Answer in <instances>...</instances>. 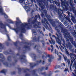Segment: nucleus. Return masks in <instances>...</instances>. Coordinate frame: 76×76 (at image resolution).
<instances>
[{
  "label": "nucleus",
  "instance_id": "f257e3e1",
  "mask_svg": "<svg viewBox=\"0 0 76 76\" xmlns=\"http://www.w3.org/2000/svg\"><path fill=\"white\" fill-rule=\"evenodd\" d=\"M38 18L39 19H41V17H40L39 14H38V15H35V17H32L31 18H29L28 20V24L24 23L25 24V25L23 23H22V24L21 25V27L20 29L21 33H25L26 32V30L25 28L26 26H28V25L32 26V25H34L33 26L34 28H39V26L41 25L40 22H38L37 23V24H35L36 22H37V19Z\"/></svg>",
  "mask_w": 76,
  "mask_h": 76
},
{
  "label": "nucleus",
  "instance_id": "f03ea898",
  "mask_svg": "<svg viewBox=\"0 0 76 76\" xmlns=\"http://www.w3.org/2000/svg\"><path fill=\"white\" fill-rule=\"evenodd\" d=\"M46 17L47 18L48 20L50 22V23H51L53 27H55V29L57 31L58 33L59 34H59H61L60 33V29H58V26H56V21H53V20L51 19V16L49 15H46Z\"/></svg>",
  "mask_w": 76,
  "mask_h": 76
},
{
  "label": "nucleus",
  "instance_id": "7ed1b4c3",
  "mask_svg": "<svg viewBox=\"0 0 76 76\" xmlns=\"http://www.w3.org/2000/svg\"><path fill=\"white\" fill-rule=\"evenodd\" d=\"M56 34L58 37H56L55 35H53V37H54L55 38L57 43H58V44H59L60 45H61V40H60V39H59V38H61V40L62 41H63V45H65V41H64V39L63 38V37H62V35H61V34H59V35H58V34H57V33L56 32Z\"/></svg>",
  "mask_w": 76,
  "mask_h": 76
},
{
  "label": "nucleus",
  "instance_id": "20e7f679",
  "mask_svg": "<svg viewBox=\"0 0 76 76\" xmlns=\"http://www.w3.org/2000/svg\"><path fill=\"white\" fill-rule=\"evenodd\" d=\"M55 22L56 23L59 24V25L58 26V28L59 29H61V32H64V33L66 31V29H65L64 28V25L63 24H62V23L61 22H59V20H55Z\"/></svg>",
  "mask_w": 76,
  "mask_h": 76
},
{
  "label": "nucleus",
  "instance_id": "39448f33",
  "mask_svg": "<svg viewBox=\"0 0 76 76\" xmlns=\"http://www.w3.org/2000/svg\"><path fill=\"white\" fill-rule=\"evenodd\" d=\"M66 38V41L67 42H68L66 44V42L65 41V44L64 45H62L64 47H65V45H66V47L67 48H69V50L70 51L72 50V49L73 48V46L71 45V43L69 42V39H68V38Z\"/></svg>",
  "mask_w": 76,
  "mask_h": 76
},
{
  "label": "nucleus",
  "instance_id": "423d86ee",
  "mask_svg": "<svg viewBox=\"0 0 76 76\" xmlns=\"http://www.w3.org/2000/svg\"><path fill=\"white\" fill-rule=\"evenodd\" d=\"M17 20L19 21V22H18V21H16L15 25H16V26L17 28H14V30L15 31L16 33H18V32H19V27L18 26V24H19L20 23H21L22 22L19 20V18H17L16 19Z\"/></svg>",
  "mask_w": 76,
  "mask_h": 76
},
{
  "label": "nucleus",
  "instance_id": "0eeeda50",
  "mask_svg": "<svg viewBox=\"0 0 76 76\" xmlns=\"http://www.w3.org/2000/svg\"><path fill=\"white\" fill-rule=\"evenodd\" d=\"M40 38L41 37L40 36H39L37 37V38L36 37H34L33 39V41L34 42H37V41H38V42H41L43 46L44 47V46H45L44 41L43 40H40Z\"/></svg>",
  "mask_w": 76,
  "mask_h": 76
},
{
  "label": "nucleus",
  "instance_id": "6e6552de",
  "mask_svg": "<svg viewBox=\"0 0 76 76\" xmlns=\"http://www.w3.org/2000/svg\"><path fill=\"white\" fill-rule=\"evenodd\" d=\"M15 63H13L12 64H10V66H9V64L7 63V62H4L3 64L5 66H6L7 67H12V66H15V64H16V63L18 62V60H15Z\"/></svg>",
  "mask_w": 76,
  "mask_h": 76
},
{
  "label": "nucleus",
  "instance_id": "1a4fd4ad",
  "mask_svg": "<svg viewBox=\"0 0 76 76\" xmlns=\"http://www.w3.org/2000/svg\"><path fill=\"white\" fill-rule=\"evenodd\" d=\"M70 57L71 58L70 60L71 61H70L71 63V64H70L71 66H72V65H73V63L74 62L73 66V67H75V66H76V62L75 58H74V57H72V56H70Z\"/></svg>",
  "mask_w": 76,
  "mask_h": 76
},
{
  "label": "nucleus",
  "instance_id": "9d476101",
  "mask_svg": "<svg viewBox=\"0 0 76 76\" xmlns=\"http://www.w3.org/2000/svg\"><path fill=\"white\" fill-rule=\"evenodd\" d=\"M37 64H34V65H33V64L32 63H30V67L31 68H34L35 67V66H36L38 64V63L39 64H40V63H42V60H39V61H37Z\"/></svg>",
  "mask_w": 76,
  "mask_h": 76
},
{
  "label": "nucleus",
  "instance_id": "9b49d317",
  "mask_svg": "<svg viewBox=\"0 0 76 76\" xmlns=\"http://www.w3.org/2000/svg\"><path fill=\"white\" fill-rule=\"evenodd\" d=\"M37 1H38L39 3V6L41 7V9L42 10H43L44 9V5L42 2L40 0H37Z\"/></svg>",
  "mask_w": 76,
  "mask_h": 76
},
{
  "label": "nucleus",
  "instance_id": "f8f14e48",
  "mask_svg": "<svg viewBox=\"0 0 76 76\" xmlns=\"http://www.w3.org/2000/svg\"><path fill=\"white\" fill-rule=\"evenodd\" d=\"M58 14L59 15V18L60 20H61L63 22L64 19V18L63 17V16L62 15V13L60 12H58Z\"/></svg>",
  "mask_w": 76,
  "mask_h": 76
},
{
  "label": "nucleus",
  "instance_id": "ddd939ff",
  "mask_svg": "<svg viewBox=\"0 0 76 76\" xmlns=\"http://www.w3.org/2000/svg\"><path fill=\"white\" fill-rule=\"evenodd\" d=\"M0 13L2 15H4V17L5 19H7L8 18V16L5 13L3 12V11L2 8H0Z\"/></svg>",
  "mask_w": 76,
  "mask_h": 76
},
{
  "label": "nucleus",
  "instance_id": "4468645a",
  "mask_svg": "<svg viewBox=\"0 0 76 76\" xmlns=\"http://www.w3.org/2000/svg\"><path fill=\"white\" fill-rule=\"evenodd\" d=\"M0 27L2 29H4V31L6 32H7V31L6 28V25L2 23H0Z\"/></svg>",
  "mask_w": 76,
  "mask_h": 76
},
{
  "label": "nucleus",
  "instance_id": "2eb2a0df",
  "mask_svg": "<svg viewBox=\"0 0 76 76\" xmlns=\"http://www.w3.org/2000/svg\"><path fill=\"white\" fill-rule=\"evenodd\" d=\"M0 56H2V57L1 56L0 57V58H1V59H0V61H1V62H4L5 61V60H6L5 57L3 56L2 53H0Z\"/></svg>",
  "mask_w": 76,
  "mask_h": 76
},
{
  "label": "nucleus",
  "instance_id": "dca6fc26",
  "mask_svg": "<svg viewBox=\"0 0 76 76\" xmlns=\"http://www.w3.org/2000/svg\"><path fill=\"white\" fill-rule=\"evenodd\" d=\"M42 23H44V26H45V28L46 29H47L48 30H49V31H50V28L48 27V26L47 25V24H46L45 22V21H44V20H42Z\"/></svg>",
  "mask_w": 76,
  "mask_h": 76
},
{
  "label": "nucleus",
  "instance_id": "f3484780",
  "mask_svg": "<svg viewBox=\"0 0 76 76\" xmlns=\"http://www.w3.org/2000/svg\"><path fill=\"white\" fill-rule=\"evenodd\" d=\"M55 54H57L58 56L59 57V58H58V61H61V56L60 55H58V51H56V50H55Z\"/></svg>",
  "mask_w": 76,
  "mask_h": 76
},
{
  "label": "nucleus",
  "instance_id": "a211bd4d",
  "mask_svg": "<svg viewBox=\"0 0 76 76\" xmlns=\"http://www.w3.org/2000/svg\"><path fill=\"white\" fill-rule=\"evenodd\" d=\"M41 74L42 75H44L45 76H51L53 74V72L50 71L48 75L46 74V73L45 72L41 73Z\"/></svg>",
  "mask_w": 76,
  "mask_h": 76
},
{
  "label": "nucleus",
  "instance_id": "6ab92c4d",
  "mask_svg": "<svg viewBox=\"0 0 76 76\" xmlns=\"http://www.w3.org/2000/svg\"><path fill=\"white\" fill-rule=\"evenodd\" d=\"M64 58L65 61H67V63H68V65H70V60H71V59H67V57L66 56H65L64 57Z\"/></svg>",
  "mask_w": 76,
  "mask_h": 76
},
{
  "label": "nucleus",
  "instance_id": "aec40b11",
  "mask_svg": "<svg viewBox=\"0 0 76 76\" xmlns=\"http://www.w3.org/2000/svg\"><path fill=\"white\" fill-rule=\"evenodd\" d=\"M20 57H21L20 58L21 60H24V62H26V59L25 58H23V57L24 58H26V56L25 55H21L20 56Z\"/></svg>",
  "mask_w": 76,
  "mask_h": 76
},
{
  "label": "nucleus",
  "instance_id": "412c9836",
  "mask_svg": "<svg viewBox=\"0 0 76 76\" xmlns=\"http://www.w3.org/2000/svg\"><path fill=\"white\" fill-rule=\"evenodd\" d=\"M61 1V6L62 7H63L64 6H66V1H63V0H60Z\"/></svg>",
  "mask_w": 76,
  "mask_h": 76
},
{
  "label": "nucleus",
  "instance_id": "4be33fe9",
  "mask_svg": "<svg viewBox=\"0 0 76 76\" xmlns=\"http://www.w3.org/2000/svg\"><path fill=\"white\" fill-rule=\"evenodd\" d=\"M50 38L51 39V41L50 40V39H49V41L50 43L51 44H52H52H53V45H54V44H55V41H54V40L51 37H50Z\"/></svg>",
  "mask_w": 76,
  "mask_h": 76
},
{
  "label": "nucleus",
  "instance_id": "5701e85b",
  "mask_svg": "<svg viewBox=\"0 0 76 76\" xmlns=\"http://www.w3.org/2000/svg\"><path fill=\"white\" fill-rule=\"evenodd\" d=\"M25 9L26 10V12H29L31 10V8L30 7L28 6H24Z\"/></svg>",
  "mask_w": 76,
  "mask_h": 76
},
{
  "label": "nucleus",
  "instance_id": "b1692460",
  "mask_svg": "<svg viewBox=\"0 0 76 76\" xmlns=\"http://www.w3.org/2000/svg\"><path fill=\"white\" fill-rule=\"evenodd\" d=\"M23 48L24 49H27L28 51H30L31 50V48H30V47L28 46H26V45H24L23 47Z\"/></svg>",
  "mask_w": 76,
  "mask_h": 76
},
{
  "label": "nucleus",
  "instance_id": "393cba45",
  "mask_svg": "<svg viewBox=\"0 0 76 76\" xmlns=\"http://www.w3.org/2000/svg\"><path fill=\"white\" fill-rule=\"evenodd\" d=\"M69 4L70 6H71V8L72 10H73L75 8V7H74V5L72 4V0H70Z\"/></svg>",
  "mask_w": 76,
  "mask_h": 76
},
{
  "label": "nucleus",
  "instance_id": "a878e982",
  "mask_svg": "<svg viewBox=\"0 0 76 76\" xmlns=\"http://www.w3.org/2000/svg\"><path fill=\"white\" fill-rule=\"evenodd\" d=\"M43 3L44 5L46 6V7H48V1H43Z\"/></svg>",
  "mask_w": 76,
  "mask_h": 76
},
{
  "label": "nucleus",
  "instance_id": "bb28decb",
  "mask_svg": "<svg viewBox=\"0 0 76 76\" xmlns=\"http://www.w3.org/2000/svg\"><path fill=\"white\" fill-rule=\"evenodd\" d=\"M48 57H49V58H50L49 59H48V62H49V63H51V61H52V60L51 59H52V58H53L52 57H51V56H50V55L48 54Z\"/></svg>",
  "mask_w": 76,
  "mask_h": 76
},
{
  "label": "nucleus",
  "instance_id": "cd10ccee",
  "mask_svg": "<svg viewBox=\"0 0 76 76\" xmlns=\"http://www.w3.org/2000/svg\"><path fill=\"white\" fill-rule=\"evenodd\" d=\"M36 71H37V70H34L32 71V72H33V75L34 76H38V75L37 74H36Z\"/></svg>",
  "mask_w": 76,
  "mask_h": 76
},
{
  "label": "nucleus",
  "instance_id": "c85d7f7f",
  "mask_svg": "<svg viewBox=\"0 0 76 76\" xmlns=\"http://www.w3.org/2000/svg\"><path fill=\"white\" fill-rule=\"evenodd\" d=\"M71 20L73 22H76V19L73 16H72L71 17Z\"/></svg>",
  "mask_w": 76,
  "mask_h": 76
},
{
  "label": "nucleus",
  "instance_id": "c756f323",
  "mask_svg": "<svg viewBox=\"0 0 76 76\" xmlns=\"http://www.w3.org/2000/svg\"><path fill=\"white\" fill-rule=\"evenodd\" d=\"M7 60L9 61H12V57L11 56H9L7 58Z\"/></svg>",
  "mask_w": 76,
  "mask_h": 76
},
{
  "label": "nucleus",
  "instance_id": "7c9ffc66",
  "mask_svg": "<svg viewBox=\"0 0 76 76\" xmlns=\"http://www.w3.org/2000/svg\"><path fill=\"white\" fill-rule=\"evenodd\" d=\"M44 69H45V67H42L41 68H39L38 69V70H39L41 72H42V70H44Z\"/></svg>",
  "mask_w": 76,
  "mask_h": 76
},
{
  "label": "nucleus",
  "instance_id": "2f4dec72",
  "mask_svg": "<svg viewBox=\"0 0 76 76\" xmlns=\"http://www.w3.org/2000/svg\"><path fill=\"white\" fill-rule=\"evenodd\" d=\"M7 21H8L9 22V23H14V22L12 20H11L10 19H7Z\"/></svg>",
  "mask_w": 76,
  "mask_h": 76
},
{
  "label": "nucleus",
  "instance_id": "473e14b6",
  "mask_svg": "<svg viewBox=\"0 0 76 76\" xmlns=\"http://www.w3.org/2000/svg\"><path fill=\"white\" fill-rule=\"evenodd\" d=\"M27 71H28V72H29V71H30V69L26 68L25 70H24V72L25 73H27Z\"/></svg>",
  "mask_w": 76,
  "mask_h": 76
},
{
  "label": "nucleus",
  "instance_id": "72a5a7b5",
  "mask_svg": "<svg viewBox=\"0 0 76 76\" xmlns=\"http://www.w3.org/2000/svg\"><path fill=\"white\" fill-rule=\"evenodd\" d=\"M46 22L47 24V25H49V27L50 28L49 29H50H50H52V28H51V26H50V24H49V23H48V21H46Z\"/></svg>",
  "mask_w": 76,
  "mask_h": 76
},
{
  "label": "nucleus",
  "instance_id": "f704fd0d",
  "mask_svg": "<svg viewBox=\"0 0 76 76\" xmlns=\"http://www.w3.org/2000/svg\"><path fill=\"white\" fill-rule=\"evenodd\" d=\"M25 1V0H20L19 1V3L22 4V3H24Z\"/></svg>",
  "mask_w": 76,
  "mask_h": 76
},
{
  "label": "nucleus",
  "instance_id": "c9c22d12",
  "mask_svg": "<svg viewBox=\"0 0 76 76\" xmlns=\"http://www.w3.org/2000/svg\"><path fill=\"white\" fill-rule=\"evenodd\" d=\"M0 73H4L5 75H6V71H5V69H3L1 71H0Z\"/></svg>",
  "mask_w": 76,
  "mask_h": 76
},
{
  "label": "nucleus",
  "instance_id": "e433bc0d",
  "mask_svg": "<svg viewBox=\"0 0 76 76\" xmlns=\"http://www.w3.org/2000/svg\"><path fill=\"white\" fill-rule=\"evenodd\" d=\"M18 73L19 74H20V73H21V72H22V69L21 68H19L18 69Z\"/></svg>",
  "mask_w": 76,
  "mask_h": 76
},
{
  "label": "nucleus",
  "instance_id": "4c0bfd02",
  "mask_svg": "<svg viewBox=\"0 0 76 76\" xmlns=\"http://www.w3.org/2000/svg\"><path fill=\"white\" fill-rule=\"evenodd\" d=\"M72 56L71 57H73V56H74V57H75V59H76V55L75 54H72V55H70V56Z\"/></svg>",
  "mask_w": 76,
  "mask_h": 76
},
{
  "label": "nucleus",
  "instance_id": "58836bf2",
  "mask_svg": "<svg viewBox=\"0 0 76 76\" xmlns=\"http://www.w3.org/2000/svg\"><path fill=\"white\" fill-rule=\"evenodd\" d=\"M37 51H38V53L39 54H42V52H41V51H40L39 50H38V48L36 49Z\"/></svg>",
  "mask_w": 76,
  "mask_h": 76
},
{
  "label": "nucleus",
  "instance_id": "ea45409f",
  "mask_svg": "<svg viewBox=\"0 0 76 76\" xmlns=\"http://www.w3.org/2000/svg\"><path fill=\"white\" fill-rule=\"evenodd\" d=\"M65 7V9L66 10H69V7H68L66 5H65L64 6Z\"/></svg>",
  "mask_w": 76,
  "mask_h": 76
},
{
  "label": "nucleus",
  "instance_id": "a19ab883",
  "mask_svg": "<svg viewBox=\"0 0 76 76\" xmlns=\"http://www.w3.org/2000/svg\"><path fill=\"white\" fill-rule=\"evenodd\" d=\"M21 43L22 44H28V45H29V43H27L26 42H21Z\"/></svg>",
  "mask_w": 76,
  "mask_h": 76
},
{
  "label": "nucleus",
  "instance_id": "79ce46f5",
  "mask_svg": "<svg viewBox=\"0 0 76 76\" xmlns=\"http://www.w3.org/2000/svg\"><path fill=\"white\" fill-rule=\"evenodd\" d=\"M13 44H14V45H15V46H16V47H18V42H13Z\"/></svg>",
  "mask_w": 76,
  "mask_h": 76
},
{
  "label": "nucleus",
  "instance_id": "37998d69",
  "mask_svg": "<svg viewBox=\"0 0 76 76\" xmlns=\"http://www.w3.org/2000/svg\"><path fill=\"white\" fill-rule=\"evenodd\" d=\"M39 32L40 34H41L42 35H43V33L42 32V31L40 29L39 30Z\"/></svg>",
  "mask_w": 76,
  "mask_h": 76
},
{
  "label": "nucleus",
  "instance_id": "c03bdc74",
  "mask_svg": "<svg viewBox=\"0 0 76 76\" xmlns=\"http://www.w3.org/2000/svg\"><path fill=\"white\" fill-rule=\"evenodd\" d=\"M23 54H25L26 53V51H27V50H23Z\"/></svg>",
  "mask_w": 76,
  "mask_h": 76
},
{
  "label": "nucleus",
  "instance_id": "a18cd8bd",
  "mask_svg": "<svg viewBox=\"0 0 76 76\" xmlns=\"http://www.w3.org/2000/svg\"><path fill=\"white\" fill-rule=\"evenodd\" d=\"M43 12L44 13H45V14H47V11L46 10H43Z\"/></svg>",
  "mask_w": 76,
  "mask_h": 76
},
{
  "label": "nucleus",
  "instance_id": "49530a36",
  "mask_svg": "<svg viewBox=\"0 0 76 76\" xmlns=\"http://www.w3.org/2000/svg\"><path fill=\"white\" fill-rule=\"evenodd\" d=\"M11 75H16V72L14 71L11 72Z\"/></svg>",
  "mask_w": 76,
  "mask_h": 76
},
{
  "label": "nucleus",
  "instance_id": "de8ad7c7",
  "mask_svg": "<svg viewBox=\"0 0 76 76\" xmlns=\"http://www.w3.org/2000/svg\"><path fill=\"white\" fill-rule=\"evenodd\" d=\"M7 37H8V41H11V40L10 39V37H9V36L8 35H7Z\"/></svg>",
  "mask_w": 76,
  "mask_h": 76
},
{
  "label": "nucleus",
  "instance_id": "09e8293b",
  "mask_svg": "<svg viewBox=\"0 0 76 76\" xmlns=\"http://www.w3.org/2000/svg\"><path fill=\"white\" fill-rule=\"evenodd\" d=\"M32 31L33 32V33H34V34H35V33H36V31H35V30L34 29H32Z\"/></svg>",
  "mask_w": 76,
  "mask_h": 76
},
{
  "label": "nucleus",
  "instance_id": "8fccbe9b",
  "mask_svg": "<svg viewBox=\"0 0 76 76\" xmlns=\"http://www.w3.org/2000/svg\"><path fill=\"white\" fill-rule=\"evenodd\" d=\"M0 47H1V48H0V49H3V47L2 46V45L0 43Z\"/></svg>",
  "mask_w": 76,
  "mask_h": 76
},
{
  "label": "nucleus",
  "instance_id": "3c124183",
  "mask_svg": "<svg viewBox=\"0 0 76 76\" xmlns=\"http://www.w3.org/2000/svg\"><path fill=\"white\" fill-rule=\"evenodd\" d=\"M30 1L31 3H33L34 2V3H35V2H36L35 1V0H30Z\"/></svg>",
  "mask_w": 76,
  "mask_h": 76
},
{
  "label": "nucleus",
  "instance_id": "603ef678",
  "mask_svg": "<svg viewBox=\"0 0 76 76\" xmlns=\"http://www.w3.org/2000/svg\"><path fill=\"white\" fill-rule=\"evenodd\" d=\"M66 53L68 55V56L70 55V54H69V52L68 51H66Z\"/></svg>",
  "mask_w": 76,
  "mask_h": 76
},
{
  "label": "nucleus",
  "instance_id": "864d4df0",
  "mask_svg": "<svg viewBox=\"0 0 76 76\" xmlns=\"http://www.w3.org/2000/svg\"><path fill=\"white\" fill-rule=\"evenodd\" d=\"M44 58H46V57H45L44 55H42V58L44 59Z\"/></svg>",
  "mask_w": 76,
  "mask_h": 76
},
{
  "label": "nucleus",
  "instance_id": "5fc2aeb1",
  "mask_svg": "<svg viewBox=\"0 0 76 76\" xmlns=\"http://www.w3.org/2000/svg\"><path fill=\"white\" fill-rule=\"evenodd\" d=\"M31 75L29 74H26L25 75V76H30Z\"/></svg>",
  "mask_w": 76,
  "mask_h": 76
},
{
  "label": "nucleus",
  "instance_id": "6e6d98bb",
  "mask_svg": "<svg viewBox=\"0 0 76 76\" xmlns=\"http://www.w3.org/2000/svg\"><path fill=\"white\" fill-rule=\"evenodd\" d=\"M6 44L7 46H9V42H7L6 43Z\"/></svg>",
  "mask_w": 76,
  "mask_h": 76
},
{
  "label": "nucleus",
  "instance_id": "4d7b16f0",
  "mask_svg": "<svg viewBox=\"0 0 76 76\" xmlns=\"http://www.w3.org/2000/svg\"><path fill=\"white\" fill-rule=\"evenodd\" d=\"M70 31H72V32H73V33H74L73 31H74V30L72 28L71 30H70Z\"/></svg>",
  "mask_w": 76,
  "mask_h": 76
},
{
  "label": "nucleus",
  "instance_id": "13d9d810",
  "mask_svg": "<svg viewBox=\"0 0 76 76\" xmlns=\"http://www.w3.org/2000/svg\"><path fill=\"white\" fill-rule=\"evenodd\" d=\"M26 4H25V2H24V4H25V5H27L28 3V2H26Z\"/></svg>",
  "mask_w": 76,
  "mask_h": 76
},
{
  "label": "nucleus",
  "instance_id": "bf43d9fd",
  "mask_svg": "<svg viewBox=\"0 0 76 76\" xmlns=\"http://www.w3.org/2000/svg\"><path fill=\"white\" fill-rule=\"evenodd\" d=\"M41 17H42V18L43 17H44V14L43 13H42L41 14Z\"/></svg>",
  "mask_w": 76,
  "mask_h": 76
},
{
  "label": "nucleus",
  "instance_id": "052dcab7",
  "mask_svg": "<svg viewBox=\"0 0 76 76\" xmlns=\"http://www.w3.org/2000/svg\"><path fill=\"white\" fill-rule=\"evenodd\" d=\"M20 37H23V34L22 33H21L20 34Z\"/></svg>",
  "mask_w": 76,
  "mask_h": 76
},
{
  "label": "nucleus",
  "instance_id": "680f3d73",
  "mask_svg": "<svg viewBox=\"0 0 76 76\" xmlns=\"http://www.w3.org/2000/svg\"><path fill=\"white\" fill-rule=\"evenodd\" d=\"M71 66H72L70 64V70H71V72H72V68L71 67Z\"/></svg>",
  "mask_w": 76,
  "mask_h": 76
},
{
  "label": "nucleus",
  "instance_id": "e2e57ef3",
  "mask_svg": "<svg viewBox=\"0 0 76 76\" xmlns=\"http://www.w3.org/2000/svg\"><path fill=\"white\" fill-rule=\"evenodd\" d=\"M45 64V61H43L42 62V64Z\"/></svg>",
  "mask_w": 76,
  "mask_h": 76
},
{
  "label": "nucleus",
  "instance_id": "0e129e2a",
  "mask_svg": "<svg viewBox=\"0 0 76 76\" xmlns=\"http://www.w3.org/2000/svg\"><path fill=\"white\" fill-rule=\"evenodd\" d=\"M35 6H36V9H38V6H37V4H35Z\"/></svg>",
  "mask_w": 76,
  "mask_h": 76
},
{
  "label": "nucleus",
  "instance_id": "69168bd1",
  "mask_svg": "<svg viewBox=\"0 0 76 76\" xmlns=\"http://www.w3.org/2000/svg\"><path fill=\"white\" fill-rule=\"evenodd\" d=\"M68 21L69 22V23H72L71 21L70 20H68Z\"/></svg>",
  "mask_w": 76,
  "mask_h": 76
},
{
  "label": "nucleus",
  "instance_id": "338daca9",
  "mask_svg": "<svg viewBox=\"0 0 76 76\" xmlns=\"http://www.w3.org/2000/svg\"><path fill=\"white\" fill-rule=\"evenodd\" d=\"M68 70V69H67L66 68L65 69L64 71V72H67V71Z\"/></svg>",
  "mask_w": 76,
  "mask_h": 76
},
{
  "label": "nucleus",
  "instance_id": "774afa93",
  "mask_svg": "<svg viewBox=\"0 0 76 76\" xmlns=\"http://www.w3.org/2000/svg\"><path fill=\"white\" fill-rule=\"evenodd\" d=\"M74 13L75 14V15H76V10L74 11Z\"/></svg>",
  "mask_w": 76,
  "mask_h": 76
}]
</instances>
